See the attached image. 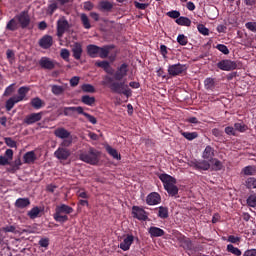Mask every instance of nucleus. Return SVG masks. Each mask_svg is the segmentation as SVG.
I'll use <instances>...</instances> for the list:
<instances>
[{
    "instance_id": "nucleus-39",
    "label": "nucleus",
    "mask_w": 256,
    "mask_h": 256,
    "mask_svg": "<svg viewBox=\"0 0 256 256\" xmlns=\"http://www.w3.org/2000/svg\"><path fill=\"white\" fill-rule=\"evenodd\" d=\"M227 251L228 253H232V255H235V256H241L242 255V252L239 248L233 246V244H228L227 245Z\"/></svg>"
},
{
    "instance_id": "nucleus-43",
    "label": "nucleus",
    "mask_w": 256,
    "mask_h": 256,
    "mask_svg": "<svg viewBox=\"0 0 256 256\" xmlns=\"http://www.w3.org/2000/svg\"><path fill=\"white\" fill-rule=\"evenodd\" d=\"M181 135H183L188 141H193L199 137L197 132H181Z\"/></svg>"
},
{
    "instance_id": "nucleus-26",
    "label": "nucleus",
    "mask_w": 256,
    "mask_h": 256,
    "mask_svg": "<svg viewBox=\"0 0 256 256\" xmlns=\"http://www.w3.org/2000/svg\"><path fill=\"white\" fill-rule=\"evenodd\" d=\"M148 233L151 239H155V237H163V235H165V230L157 226H152L148 229Z\"/></svg>"
},
{
    "instance_id": "nucleus-48",
    "label": "nucleus",
    "mask_w": 256,
    "mask_h": 256,
    "mask_svg": "<svg viewBox=\"0 0 256 256\" xmlns=\"http://www.w3.org/2000/svg\"><path fill=\"white\" fill-rule=\"evenodd\" d=\"M242 172L244 173V175H255L256 167L255 166H246L243 168Z\"/></svg>"
},
{
    "instance_id": "nucleus-38",
    "label": "nucleus",
    "mask_w": 256,
    "mask_h": 256,
    "mask_svg": "<svg viewBox=\"0 0 256 256\" xmlns=\"http://www.w3.org/2000/svg\"><path fill=\"white\" fill-rule=\"evenodd\" d=\"M51 91L53 95H63V93H65V87L59 85H52Z\"/></svg>"
},
{
    "instance_id": "nucleus-16",
    "label": "nucleus",
    "mask_w": 256,
    "mask_h": 256,
    "mask_svg": "<svg viewBox=\"0 0 256 256\" xmlns=\"http://www.w3.org/2000/svg\"><path fill=\"white\" fill-rule=\"evenodd\" d=\"M41 119H43V112L32 113L25 117L24 123L26 125H33L35 123H38V121H41Z\"/></svg>"
},
{
    "instance_id": "nucleus-56",
    "label": "nucleus",
    "mask_w": 256,
    "mask_h": 256,
    "mask_svg": "<svg viewBox=\"0 0 256 256\" xmlns=\"http://www.w3.org/2000/svg\"><path fill=\"white\" fill-rule=\"evenodd\" d=\"M215 48L218 49L220 53H223V55H229V48L224 44H218Z\"/></svg>"
},
{
    "instance_id": "nucleus-64",
    "label": "nucleus",
    "mask_w": 256,
    "mask_h": 256,
    "mask_svg": "<svg viewBox=\"0 0 256 256\" xmlns=\"http://www.w3.org/2000/svg\"><path fill=\"white\" fill-rule=\"evenodd\" d=\"M243 256H256V249L246 250Z\"/></svg>"
},
{
    "instance_id": "nucleus-35",
    "label": "nucleus",
    "mask_w": 256,
    "mask_h": 256,
    "mask_svg": "<svg viewBox=\"0 0 256 256\" xmlns=\"http://www.w3.org/2000/svg\"><path fill=\"white\" fill-rule=\"evenodd\" d=\"M17 103L19 102L15 96L10 97L5 104L6 111H11V109H13Z\"/></svg>"
},
{
    "instance_id": "nucleus-47",
    "label": "nucleus",
    "mask_w": 256,
    "mask_h": 256,
    "mask_svg": "<svg viewBox=\"0 0 256 256\" xmlns=\"http://www.w3.org/2000/svg\"><path fill=\"white\" fill-rule=\"evenodd\" d=\"M15 93V84H10L8 87H6L3 97H10V95H13Z\"/></svg>"
},
{
    "instance_id": "nucleus-19",
    "label": "nucleus",
    "mask_w": 256,
    "mask_h": 256,
    "mask_svg": "<svg viewBox=\"0 0 256 256\" xmlns=\"http://www.w3.org/2000/svg\"><path fill=\"white\" fill-rule=\"evenodd\" d=\"M73 113H78V115H81V113H83V107L70 106L63 108V114L65 115V117H72Z\"/></svg>"
},
{
    "instance_id": "nucleus-5",
    "label": "nucleus",
    "mask_w": 256,
    "mask_h": 256,
    "mask_svg": "<svg viewBox=\"0 0 256 256\" xmlns=\"http://www.w3.org/2000/svg\"><path fill=\"white\" fill-rule=\"evenodd\" d=\"M128 73H129V64L122 63L116 68V71L113 70L112 77L114 81H118L122 83L121 81H123V79L127 77Z\"/></svg>"
},
{
    "instance_id": "nucleus-28",
    "label": "nucleus",
    "mask_w": 256,
    "mask_h": 256,
    "mask_svg": "<svg viewBox=\"0 0 256 256\" xmlns=\"http://www.w3.org/2000/svg\"><path fill=\"white\" fill-rule=\"evenodd\" d=\"M31 205V200L29 198H18L15 201V207L17 209H25Z\"/></svg>"
},
{
    "instance_id": "nucleus-9",
    "label": "nucleus",
    "mask_w": 256,
    "mask_h": 256,
    "mask_svg": "<svg viewBox=\"0 0 256 256\" xmlns=\"http://www.w3.org/2000/svg\"><path fill=\"white\" fill-rule=\"evenodd\" d=\"M69 21L65 19V17H62L57 20L56 29H57V37H63L65 35L66 31H69L70 29Z\"/></svg>"
},
{
    "instance_id": "nucleus-53",
    "label": "nucleus",
    "mask_w": 256,
    "mask_h": 256,
    "mask_svg": "<svg viewBox=\"0 0 256 256\" xmlns=\"http://www.w3.org/2000/svg\"><path fill=\"white\" fill-rule=\"evenodd\" d=\"M197 29H198V32L201 34V35H204V36H208L209 35V29L207 27H205V25L203 24H198L197 25Z\"/></svg>"
},
{
    "instance_id": "nucleus-61",
    "label": "nucleus",
    "mask_w": 256,
    "mask_h": 256,
    "mask_svg": "<svg viewBox=\"0 0 256 256\" xmlns=\"http://www.w3.org/2000/svg\"><path fill=\"white\" fill-rule=\"evenodd\" d=\"M2 231H4V233H16L17 228L13 225H10V226L3 227Z\"/></svg>"
},
{
    "instance_id": "nucleus-57",
    "label": "nucleus",
    "mask_w": 256,
    "mask_h": 256,
    "mask_svg": "<svg viewBox=\"0 0 256 256\" xmlns=\"http://www.w3.org/2000/svg\"><path fill=\"white\" fill-rule=\"evenodd\" d=\"M72 144H73L72 138H65L61 142L60 147H62L63 149H66V147H71Z\"/></svg>"
},
{
    "instance_id": "nucleus-29",
    "label": "nucleus",
    "mask_w": 256,
    "mask_h": 256,
    "mask_svg": "<svg viewBox=\"0 0 256 256\" xmlns=\"http://www.w3.org/2000/svg\"><path fill=\"white\" fill-rule=\"evenodd\" d=\"M30 105L33 107V109L39 110L42 109V107H45V102L41 100V98L35 97L31 99Z\"/></svg>"
},
{
    "instance_id": "nucleus-37",
    "label": "nucleus",
    "mask_w": 256,
    "mask_h": 256,
    "mask_svg": "<svg viewBox=\"0 0 256 256\" xmlns=\"http://www.w3.org/2000/svg\"><path fill=\"white\" fill-rule=\"evenodd\" d=\"M81 101L84 103V105H88L89 107H93L95 105V97L84 95L81 98Z\"/></svg>"
},
{
    "instance_id": "nucleus-13",
    "label": "nucleus",
    "mask_w": 256,
    "mask_h": 256,
    "mask_svg": "<svg viewBox=\"0 0 256 256\" xmlns=\"http://www.w3.org/2000/svg\"><path fill=\"white\" fill-rule=\"evenodd\" d=\"M39 65L42 69H47L48 71H53L55 69L57 62L51 60L49 57H42L39 61Z\"/></svg>"
},
{
    "instance_id": "nucleus-44",
    "label": "nucleus",
    "mask_w": 256,
    "mask_h": 256,
    "mask_svg": "<svg viewBox=\"0 0 256 256\" xmlns=\"http://www.w3.org/2000/svg\"><path fill=\"white\" fill-rule=\"evenodd\" d=\"M99 7L102 11H111V9H113V4L109 1H101Z\"/></svg>"
},
{
    "instance_id": "nucleus-15",
    "label": "nucleus",
    "mask_w": 256,
    "mask_h": 256,
    "mask_svg": "<svg viewBox=\"0 0 256 256\" xmlns=\"http://www.w3.org/2000/svg\"><path fill=\"white\" fill-rule=\"evenodd\" d=\"M38 45L41 49H51V47H53V36L48 34L44 35L40 38Z\"/></svg>"
},
{
    "instance_id": "nucleus-41",
    "label": "nucleus",
    "mask_w": 256,
    "mask_h": 256,
    "mask_svg": "<svg viewBox=\"0 0 256 256\" xmlns=\"http://www.w3.org/2000/svg\"><path fill=\"white\" fill-rule=\"evenodd\" d=\"M158 217H160V219H167V217H169V209L167 207L160 206L158 210Z\"/></svg>"
},
{
    "instance_id": "nucleus-40",
    "label": "nucleus",
    "mask_w": 256,
    "mask_h": 256,
    "mask_svg": "<svg viewBox=\"0 0 256 256\" xmlns=\"http://www.w3.org/2000/svg\"><path fill=\"white\" fill-rule=\"evenodd\" d=\"M211 163H213L212 165L213 171H221L223 169V162L220 161L219 159L214 158Z\"/></svg>"
},
{
    "instance_id": "nucleus-52",
    "label": "nucleus",
    "mask_w": 256,
    "mask_h": 256,
    "mask_svg": "<svg viewBox=\"0 0 256 256\" xmlns=\"http://www.w3.org/2000/svg\"><path fill=\"white\" fill-rule=\"evenodd\" d=\"M247 205L249 207H256V194H251L248 198H247Z\"/></svg>"
},
{
    "instance_id": "nucleus-14",
    "label": "nucleus",
    "mask_w": 256,
    "mask_h": 256,
    "mask_svg": "<svg viewBox=\"0 0 256 256\" xmlns=\"http://www.w3.org/2000/svg\"><path fill=\"white\" fill-rule=\"evenodd\" d=\"M54 157L59 159V161H67L68 157H71V150L58 147V149L54 152Z\"/></svg>"
},
{
    "instance_id": "nucleus-58",
    "label": "nucleus",
    "mask_w": 256,
    "mask_h": 256,
    "mask_svg": "<svg viewBox=\"0 0 256 256\" xmlns=\"http://www.w3.org/2000/svg\"><path fill=\"white\" fill-rule=\"evenodd\" d=\"M70 55L71 53L69 52V50H67V48H63L60 52V57H62L64 61H69Z\"/></svg>"
},
{
    "instance_id": "nucleus-22",
    "label": "nucleus",
    "mask_w": 256,
    "mask_h": 256,
    "mask_svg": "<svg viewBox=\"0 0 256 256\" xmlns=\"http://www.w3.org/2000/svg\"><path fill=\"white\" fill-rule=\"evenodd\" d=\"M29 91H31L29 87L22 86L18 89V95L14 97L19 103H21V101H27V93H29Z\"/></svg>"
},
{
    "instance_id": "nucleus-25",
    "label": "nucleus",
    "mask_w": 256,
    "mask_h": 256,
    "mask_svg": "<svg viewBox=\"0 0 256 256\" xmlns=\"http://www.w3.org/2000/svg\"><path fill=\"white\" fill-rule=\"evenodd\" d=\"M54 135L58 139H69V137H71V132L63 127H60L54 130Z\"/></svg>"
},
{
    "instance_id": "nucleus-63",
    "label": "nucleus",
    "mask_w": 256,
    "mask_h": 256,
    "mask_svg": "<svg viewBox=\"0 0 256 256\" xmlns=\"http://www.w3.org/2000/svg\"><path fill=\"white\" fill-rule=\"evenodd\" d=\"M77 197H80V199H89V194H87L84 190H78L77 191Z\"/></svg>"
},
{
    "instance_id": "nucleus-20",
    "label": "nucleus",
    "mask_w": 256,
    "mask_h": 256,
    "mask_svg": "<svg viewBox=\"0 0 256 256\" xmlns=\"http://www.w3.org/2000/svg\"><path fill=\"white\" fill-rule=\"evenodd\" d=\"M147 205H159L161 203V195L157 192H152L146 197Z\"/></svg>"
},
{
    "instance_id": "nucleus-24",
    "label": "nucleus",
    "mask_w": 256,
    "mask_h": 256,
    "mask_svg": "<svg viewBox=\"0 0 256 256\" xmlns=\"http://www.w3.org/2000/svg\"><path fill=\"white\" fill-rule=\"evenodd\" d=\"M112 49H115V45H105L103 47H99L98 55L100 59H107L109 57V53H111Z\"/></svg>"
},
{
    "instance_id": "nucleus-7",
    "label": "nucleus",
    "mask_w": 256,
    "mask_h": 256,
    "mask_svg": "<svg viewBox=\"0 0 256 256\" xmlns=\"http://www.w3.org/2000/svg\"><path fill=\"white\" fill-rule=\"evenodd\" d=\"M187 71V65L185 64H172L168 66V75L171 77H177L179 75H183Z\"/></svg>"
},
{
    "instance_id": "nucleus-55",
    "label": "nucleus",
    "mask_w": 256,
    "mask_h": 256,
    "mask_svg": "<svg viewBox=\"0 0 256 256\" xmlns=\"http://www.w3.org/2000/svg\"><path fill=\"white\" fill-rule=\"evenodd\" d=\"M56 9H59V6L57 5L56 2L49 4L48 9H47V14L53 15V13H55Z\"/></svg>"
},
{
    "instance_id": "nucleus-1",
    "label": "nucleus",
    "mask_w": 256,
    "mask_h": 256,
    "mask_svg": "<svg viewBox=\"0 0 256 256\" xmlns=\"http://www.w3.org/2000/svg\"><path fill=\"white\" fill-rule=\"evenodd\" d=\"M102 85H107L109 89L112 91V93H117L118 95H125V97H131L132 92L131 88H129V85H126L125 82H119L115 81V78L105 75L103 77Z\"/></svg>"
},
{
    "instance_id": "nucleus-17",
    "label": "nucleus",
    "mask_w": 256,
    "mask_h": 256,
    "mask_svg": "<svg viewBox=\"0 0 256 256\" xmlns=\"http://www.w3.org/2000/svg\"><path fill=\"white\" fill-rule=\"evenodd\" d=\"M134 241H135V236L128 234L124 238V240L120 243L119 247L122 249V251H129Z\"/></svg>"
},
{
    "instance_id": "nucleus-21",
    "label": "nucleus",
    "mask_w": 256,
    "mask_h": 256,
    "mask_svg": "<svg viewBox=\"0 0 256 256\" xmlns=\"http://www.w3.org/2000/svg\"><path fill=\"white\" fill-rule=\"evenodd\" d=\"M81 55H83V45H81L79 42H76L72 47V56L74 59H76V61H79L81 59Z\"/></svg>"
},
{
    "instance_id": "nucleus-2",
    "label": "nucleus",
    "mask_w": 256,
    "mask_h": 256,
    "mask_svg": "<svg viewBox=\"0 0 256 256\" xmlns=\"http://www.w3.org/2000/svg\"><path fill=\"white\" fill-rule=\"evenodd\" d=\"M158 177L170 197H177L179 195V188L177 187V179L175 177L165 173L160 174Z\"/></svg>"
},
{
    "instance_id": "nucleus-46",
    "label": "nucleus",
    "mask_w": 256,
    "mask_h": 256,
    "mask_svg": "<svg viewBox=\"0 0 256 256\" xmlns=\"http://www.w3.org/2000/svg\"><path fill=\"white\" fill-rule=\"evenodd\" d=\"M80 115L86 117V119L89 121V123H92V125H97V118H95V116L85 112L84 110L83 113H80Z\"/></svg>"
},
{
    "instance_id": "nucleus-18",
    "label": "nucleus",
    "mask_w": 256,
    "mask_h": 256,
    "mask_svg": "<svg viewBox=\"0 0 256 256\" xmlns=\"http://www.w3.org/2000/svg\"><path fill=\"white\" fill-rule=\"evenodd\" d=\"M215 157V148L211 147V146H206V148L204 149L203 153H202V158L206 161H208L209 163H213V159Z\"/></svg>"
},
{
    "instance_id": "nucleus-36",
    "label": "nucleus",
    "mask_w": 256,
    "mask_h": 256,
    "mask_svg": "<svg viewBox=\"0 0 256 256\" xmlns=\"http://www.w3.org/2000/svg\"><path fill=\"white\" fill-rule=\"evenodd\" d=\"M106 151L111 155V157H113V159H116L117 161H121V154H119V152H117L115 148L111 146H107Z\"/></svg>"
},
{
    "instance_id": "nucleus-45",
    "label": "nucleus",
    "mask_w": 256,
    "mask_h": 256,
    "mask_svg": "<svg viewBox=\"0 0 256 256\" xmlns=\"http://www.w3.org/2000/svg\"><path fill=\"white\" fill-rule=\"evenodd\" d=\"M234 129L235 131H239V133H245V131H247V129H249V127L243 123H235L234 124Z\"/></svg>"
},
{
    "instance_id": "nucleus-11",
    "label": "nucleus",
    "mask_w": 256,
    "mask_h": 256,
    "mask_svg": "<svg viewBox=\"0 0 256 256\" xmlns=\"http://www.w3.org/2000/svg\"><path fill=\"white\" fill-rule=\"evenodd\" d=\"M132 217L134 219H138V221H148L149 216L147 215V211L139 206L132 207Z\"/></svg>"
},
{
    "instance_id": "nucleus-10",
    "label": "nucleus",
    "mask_w": 256,
    "mask_h": 256,
    "mask_svg": "<svg viewBox=\"0 0 256 256\" xmlns=\"http://www.w3.org/2000/svg\"><path fill=\"white\" fill-rule=\"evenodd\" d=\"M190 167H193L196 171H209L211 169V163L208 160H193L190 162Z\"/></svg>"
},
{
    "instance_id": "nucleus-33",
    "label": "nucleus",
    "mask_w": 256,
    "mask_h": 256,
    "mask_svg": "<svg viewBox=\"0 0 256 256\" xmlns=\"http://www.w3.org/2000/svg\"><path fill=\"white\" fill-rule=\"evenodd\" d=\"M175 23H177V25H180L181 27H191V19L185 16H180L178 19L175 20Z\"/></svg>"
},
{
    "instance_id": "nucleus-50",
    "label": "nucleus",
    "mask_w": 256,
    "mask_h": 256,
    "mask_svg": "<svg viewBox=\"0 0 256 256\" xmlns=\"http://www.w3.org/2000/svg\"><path fill=\"white\" fill-rule=\"evenodd\" d=\"M81 89L84 93H95V87L91 84H83Z\"/></svg>"
},
{
    "instance_id": "nucleus-6",
    "label": "nucleus",
    "mask_w": 256,
    "mask_h": 256,
    "mask_svg": "<svg viewBox=\"0 0 256 256\" xmlns=\"http://www.w3.org/2000/svg\"><path fill=\"white\" fill-rule=\"evenodd\" d=\"M15 19L18 21V25L22 29H29L31 25V16H29L28 10H23L15 16Z\"/></svg>"
},
{
    "instance_id": "nucleus-51",
    "label": "nucleus",
    "mask_w": 256,
    "mask_h": 256,
    "mask_svg": "<svg viewBox=\"0 0 256 256\" xmlns=\"http://www.w3.org/2000/svg\"><path fill=\"white\" fill-rule=\"evenodd\" d=\"M4 141L7 145V147H11L12 149L17 148V142L15 140H13V138L6 137V138H4Z\"/></svg>"
},
{
    "instance_id": "nucleus-34",
    "label": "nucleus",
    "mask_w": 256,
    "mask_h": 256,
    "mask_svg": "<svg viewBox=\"0 0 256 256\" xmlns=\"http://www.w3.org/2000/svg\"><path fill=\"white\" fill-rule=\"evenodd\" d=\"M41 211H43L39 206L33 207L30 211H28L27 215L30 219H37L39 215L41 214Z\"/></svg>"
},
{
    "instance_id": "nucleus-4",
    "label": "nucleus",
    "mask_w": 256,
    "mask_h": 256,
    "mask_svg": "<svg viewBox=\"0 0 256 256\" xmlns=\"http://www.w3.org/2000/svg\"><path fill=\"white\" fill-rule=\"evenodd\" d=\"M99 157H101V152L97 151L95 148H90L88 152L79 155L80 161L88 163L89 165H97V163H99Z\"/></svg>"
},
{
    "instance_id": "nucleus-27",
    "label": "nucleus",
    "mask_w": 256,
    "mask_h": 256,
    "mask_svg": "<svg viewBox=\"0 0 256 256\" xmlns=\"http://www.w3.org/2000/svg\"><path fill=\"white\" fill-rule=\"evenodd\" d=\"M87 55L91 57V59H95L96 57L99 56V46L95 44H89L86 47Z\"/></svg>"
},
{
    "instance_id": "nucleus-49",
    "label": "nucleus",
    "mask_w": 256,
    "mask_h": 256,
    "mask_svg": "<svg viewBox=\"0 0 256 256\" xmlns=\"http://www.w3.org/2000/svg\"><path fill=\"white\" fill-rule=\"evenodd\" d=\"M177 43H179V45L185 46L187 43H189V39L187 36H185V34H179L177 36Z\"/></svg>"
},
{
    "instance_id": "nucleus-8",
    "label": "nucleus",
    "mask_w": 256,
    "mask_h": 256,
    "mask_svg": "<svg viewBox=\"0 0 256 256\" xmlns=\"http://www.w3.org/2000/svg\"><path fill=\"white\" fill-rule=\"evenodd\" d=\"M178 241H180L181 247H183L185 251H203V249H197V247H195V245L193 244V241H191V239L185 237L182 234H180Z\"/></svg>"
},
{
    "instance_id": "nucleus-62",
    "label": "nucleus",
    "mask_w": 256,
    "mask_h": 256,
    "mask_svg": "<svg viewBox=\"0 0 256 256\" xmlns=\"http://www.w3.org/2000/svg\"><path fill=\"white\" fill-rule=\"evenodd\" d=\"M246 29L249 31H252L253 33H256V22H247L245 24Z\"/></svg>"
},
{
    "instance_id": "nucleus-32",
    "label": "nucleus",
    "mask_w": 256,
    "mask_h": 256,
    "mask_svg": "<svg viewBox=\"0 0 256 256\" xmlns=\"http://www.w3.org/2000/svg\"><path fill=\"white\" fill-rule=\"evenodd\" d=\"M17 29H19V22L17 21V18L14 17L6 24V30L17 31Z\"/></svg>"
},
{
    "instance_id": "nucleus-30",
    "label": "nucleus",
    "mask_w": 256,
    "mask_h": 256,
    "mask_svg": "<svg viewBox=\"0 0 256 256\" xmlns=\"http://www.w3.org/2000/svg\"><path fill=\"white\" fill-rule=\"evenodd\" d=\"M24 163L31 164L37 161V156L35 155L34 151L26 152L23 156Z\"/></svg>"
},
{
    "instance_id": "nucleus-12",
    "label": "nucleus",
    "mask_w": 256,
    "mask_h": 256,
    "mask_svg": "<svg viewBox=\"0 0 256 256\" xmlns=\"http://www.w3.org/2000/svg\"><path fill=\"white\" fill-rule=\"evenodd\" d=\"M218 69L221 71H233L237 69V62L229 59L221 60L217 63Z\"/></svg>"
},
{
    "instance_id": "nucleus-23",
    "label": "nucleus",
    "mask_w": 256,
    "mask_h": 256,
    "mask_svg": "<svg viewBox=\"0 0 256 256\" xmlns=\"http://www.w3.org/2000/svg\"><path fill=\"white\" fill-rule=\"evenodd\" d=\"M95 66L103 69L107 75H113V68L111 67L109 61H97L95 62Z\"/></svg>"
},
{
    "instance_id": "nucleus-59",
    "label": "nucleus",
    "mask_w": 256,
    "mask_h": 256,
    "mask_svg": "<svg viewBox=\"0 0 256 256\" xmlns=\"http://www.w3.org/2000/svg\"><path fill=\"white\" fill-rule=\"evenodd\" d=\"M224 131L226 135H232L233 137H237V132L232 126H227Z\"/></svg>"
},
{
    "instance_id": "nucleus-60",
    "label": "nucleus",
    "mask_w": 256,
    "mask_h": 256,
    "mask_svg": "<svg viewBox=\"0 0 256 256\" xmlns=\"http://www.w3.org/2000/svg\"><path fill=\"white\" fill-rule=\"evenodd\" d=\"M38 245L40 247H44V249H47V247H49V238H41L38 241Z\"/></svg>"
},
{
    "instance_id": "nucleus-42",
    "label": "nucleus",
    "mask_w": 256,
    "mask_h": 256,
    "mask_svg": "<svg viewBox=\"0 0 256 256\" xmlns=\"http://www.w3.org/2000/svg\"><path fill=\"white\" fill-rule=\"evenodd\" d=\"M80 19L84 29H91V22L89 21L87 14H81Z\"/></svg>"
},
{
    "instance_id": "nucleus-31",
    "label": "nucleus",
    "mask_w": 256,
    "mask_h": 256,
    "mask_svg": "<svg viewBox=\"0 0 256 256\" xmlns=\"http://www.w3.org/2000/svg\"><path fill=\"white\" fill-rule=\"evenodd\" d=\"M204 89H206V91H215V78H206L204 80Z\"/></svg>"
},
{
    "instance_id": "nucleus-54",
    "label": "nucleus",
    "mask_w": 256,
    "mask_h": 256,
    "mask_svg": "<svg viewBox=\"0 0 256 256\" xmlns=\"http://www.w3.org/2000/svg\"><path fill=\"white\" fill-rule=\"evenodd\" d=\"M167 17H170V19H179L181 17V12L177 10H171L166 13Z\"/></svg>"
},
{
    "instance_id": "nucleus-3",
    "label": "nucleus",
    "mask_w": 256,
    "mask_h": 256,
    "mask_svg": "<svg viewBox=\"0 0 256 256\" xmlns=\"http://www.w3.org/2000/svg\"><path fill=\"white\" fill-rule=\"evenodd\" d=\"M73 211V207L69 205H57L55 208V213L53 214V219L56 221V223H67V221H69V216L67 215H71Z\"/></svg>"
}]
</instances>
